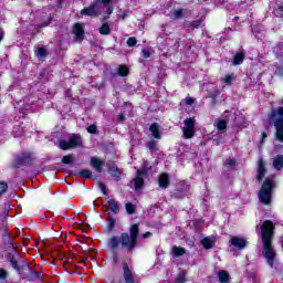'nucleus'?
I'll list each match as a JSON object with an SVG mask.
<instances>
[{"mask_svg": "<svg viewBox=\"0 0 283 283\" xmlns=\"http://www.w3.org/2000/svg\"><path fill=\"white\" fill-rule=\"evenodd\" d=\"M138 240H140V222L130 224L129 232H122L120 238L118 235H113L107 243L108 249L113 251V264H118V262H120V256L118 255V252H116L118 247L122 245L128 253H133L138 247Z\"/></svg>", "mask_w": 283, "mask_h": 283, "instance_id": "1", "label": "nucleus"}, {"mask_svg": "<svg viewBox=\"0 0 283 283\" xmlns=\"http://www.w3.org/2000/svg\"><path fill=\"white\" fill-rule=\"evenodd\" d=\"M273 238H275V223H273V221L271 220L263 221V223L261 224V242L263 249L262 254L271 269H273V262H275Z\"/></svg>", "mask_w": 283, "mask_h": 283, "instance_id": "2", "label": "nucleus"}, {"mask_svg": "<svg viewBox=\"0 0 283 283\" xmlns=\"http://www.w3.org/2000/svg\"><path fill=\"white\" fill-rule=\"evenodd\" d=\"M101 3L105 7L108 6L106 8V14H112L114 12V7L109 6V3H112V0H95L88 7L82 9L80 11V14L82 17H91L92 19L101 17V14L103 13V11L101 10Z\"/></svg>", "mask_w": 283, "mask_h": 283, "instance_id": "3", "label": "nucleus"}, {"mask_svg": "<svg viewBox=\"0 0 283 283\" xmlns=\"http://www.w3.org/2000/svg\"><path fill=\"white\" fill-rule=\"evenodd\" d=\"M269 120L273 123L276 129V140L283 143V106H280L277 109L271 111V113L269 114Z\"/></svg>", "mask_w": 283, "mask_h": 283, "instance_id": "4", "label": "nucleus"}, {"mask_svg": "<svg viewBox=\"0 0 283 283\" xmlns=\"http://www.w3.org/2000/svg\"><path fill=\"white\" fill-rule=\"evenodd\" d=\"M271 193H273V180L265 178L259 191L261 205H271Z\"/></svg>", "mask_w": 283, "mask_h": 283, "instance_id": "5", "label": "nucleus"}, {"mask_svg": "<svg viewBox=\"0 0 283 283\" xmlns=\"http://www.w3.org/2000/svg\"><path fill=\"white\" fill-rule=\"evenodd\" d=\"M34 163V159L32 158V154L30 153H22L18 155L12 161H11V169H21V167H32Z\"/></svg>", "mask_w": 283, "mask_h": 283, "instance_id": "6", "label": "nucleus"}, {"mask_svg": "<svg viewBox=\"0 0 283 283\" xmlns=\"http://www.w3.org/2000/svg\"><path fill=\"white\" fill-rule=\"evenodd\" d=\"M59 147L62 151H69V149H76V147H83V139L81 135H72L69 140L60 139Z\"/></svg>", "mask_w": 283, "mask_h": 283, "instance_id": "7", "label": "nucleus"}, {"mask_svg": "<svg viewBox=\"0 0 283 283\" xmlns=\"http://www.w3.org/2000/svg\"><path fill=\"white\" fill-rule=\"evenodd\" d=\"M145 176H147V169L142 168L136 171V177L133 179L135 191H142L145 187Z\"/></svg>", "mask_w": 283, "mask_h": 283, "instance_id": "8", "label": "nucleus"}, {"mask_svg": "<svg viewBox=\"0 0 283 283\" xmlns=\"http://www.w3.org/2000/svg\"><path fill=\"white\" fill-rule=\"evenodd\" d=\"M123 269V277L125 283H136V277L134 276V272L127 262L122 263Z\"/></svg>", "mask_w": 283, "mask_h": 283, "instance_id": "9", "label": "nucleus"}, {"mask_svg": "<svg viewBox=\"0 0 283 283\" xmlns=\"http://www.w3.org/2000/svg\"><path fill=\"white\" fill-rule=\"evenodd\" d=\"M230 244H231V247H234V249L242 251V250L247 249V247L249 245V241H247V239H244L242 237H232L230 239Z\"/></svg>", "mask_w": 283, "mask_h": 283, "instance_id": "10", "label": "nucleus"}, {"mask_svg": "<svg viewBox=\"0 0 283 283\" xmlns=\"http://www.w3.org/2000/svg\"><path fill=\"white\" fill-rule=\"evenodd\" d=\"M106 166L112 178H115L116 182H118L123 174L120 172V169H118V166L116 165V163L109 161Z\"/></svg>", "mask_w": 283, "mask_h": 283, "instance_id": "11", "label": "nucleus"}, {"mask_svg": "<svg viewBox=\"0 0 283 283\" xmlns=\"http://www.w3.org/2000/svg\"><path fill=\"white\" fill-rule=\"evenodd\" d=\"M264 176H266V164L264 163V159L260 158L258 161L256 180L262 182V180H264Z\"/></svg>", "mask_w": 283, "mask_h": 283, "instance_id": "12", "label": "nucleus"}, {"mask_svg": "<svg viewBox=\"0 0 283 283\" xmlns=\"http://www.w3.org/2000/svg\"><path fill=\"white\" fill-rule=\"evenodd\" d=\"M73 34L75 35V41H83V39H85V29L83 28V24L75 23L73 25Z\"/></svg>", "mask_w": 283, "mask_h": 283, "instance_id": "13", "label": "nucleus"}, {"mask_svg": "<svg viewBox=\"0 0 283 283\" xmlns=\"http://www.w3.org/2000/svg\"><path fill=\"white\" fill-rule=\"evenodd\" d=\"M14 235L12 234H2V242L6 247H9V249H12L15 253L19 252V249L17 248V244L13 242Z\"/></svg>", "mask_w": 283, "mask_h": 283, "instance_id": "14", "label": "nucleus"}, {"mask_svg": "<svg viewBox=\"0 0 283 283\" xmlns=\"http://www.w3.org/2000/svg\"><path fill=\"white\" fill-rule=\"evenodd\" d=\"M244 59H247V51L242 49L241 51L237 52L232 59V65L238 66L244 63Z\"/></svg>", "mask_w": 283, "mask_h": 283, "instance_id": "15", "label": "nucleus"}, {"mask_svg": "<svg viewBox=\"0 0 283 283\" xmlns=\"http://www.w3.org/2000/svg\"><path fill=\"white\" fill-rule=\"evenodd\" d=\"M273 14L276 19H283V0H274Z\"/></svg>", "mask_w": 283, "mask_h": 283, "instance_id": "16", "label": "nucleus"}, {"mask_svg": "<svg viewBox=\"0 0 283 283\" xmlns=\"http://www.w3.org/2000/svg\"><path fill=\"white\" fill-rule=\"evenodd\" d=\"M158 185L160 189H169V185H170L169 174L161 172L158 178Z\"/></svg>", "mask_w": 283, "mask_h": 283, "instance_id": "17", "label": "nucleus"}, {"mask_svg": "<svg viewBox=\"0 0 283 283\" xmlns=\"http://www.w3.org/2000/svg\"><path fill=\"white\" fill-rule=\"evenodd\" d=\"M149 132L156 140H160V138H163V133L160 132V125H158V123H153L149 127Z\"/></svg>", "mask_w": 283, "mask_h": 283, "instance_id": "18", "label": "nucleus"}, {"mask_svg": "<svg viewBox=\"0 0 283 283\" xmlns=\"http://www.w3.org/2000/svg\"><path fill=\"white\" fill-rule=\"evenodd\" d=\"M105 163L101 160L98 157H92L91 158V167L97 171V174H101L103 171V166Z\"/></svg>", "mask_w": 283, "mask_h": 283, "instance_id": "19", "label": "nucleus"}, {"mask_svg": "<svg viewBox=\"0 0 283 283\" xmlns=\"http://www.w3.org/2000/svg\"><path fill=\"white\" fill-rule=\"evenodd\" d=\"M7 261L10 262L14 271H17L18 273H21V266H19V261L17 260L14 254H12L11 252L7 253Z\"/></svg>", "mask_w": 283, "mask_h": 283, "instance_id": "20", "label": "nucleus"}, {"mask_svg": "<svg viewBox=\"0 0 283 283\" xmlns=\"http://www.w3.org/2000/svg\"><path fill=\"white\" fill-rule=\"evenodd\" d=\"M107 205L112 213H114L115 216H118V213H120V207H118V201H116V199H109L107 201Z\"/></svg>", "mask_w": 283, "mask_h": 283, "instance_id": "21", "label": "nucleus"}, {"mask_svg": "<svg viewBox=\"0 0 283 283\" xmlns=\"http://www.w3.org/2000/svg\"><path fill=\"white\" fill-rule=\"evenodd\" d=\"M201 245L203 247V249H206V251H209L210 249H213L216 247V241L211 240V238L209 237H205L201 240Z\"/></svg>", "mask_w": 283, "mask_h": 283, "instance_id": "22", "label": "nucleus"}, {"mask_svg": "<svg viewBox=\"0 0 283 283\" xmlns=\"http://www.w3.org/2000/svg\"><path fill=\"white\" fill-rule=\"evenodd\" d=\"M272 52L275 54L276 59H283V41L277 42L275 46H273Z\"/></svg>", "mask_w": 283, "mask_h": 283, "instance_id": "23", "label": "nucleus"}, {"mask_svg": "<svg viewBox=\"0 0 283 283\" xmlns=\"http://www.w3.org/2000/svg\"><path fill=\"white\" fill-rule=\"evenodd\" d=\"M218 279L220 283H230L231 282V275H229V272L221 270L218 272Z\"/></svg>", "mask_w": 283, "mask_h": 283, "instance_id": "24", "label": "nucleus"}, {"mask_svg": "<svg viewBox=\"0 0 283 283\" xmlns=\"http://www.w3.org/2000/svg\"><path fill=\"white\" fill-rule=\"evenodd\" d=\"M273 167L276 169V171H282L283 169V155H277L273 159Z\"/></svg>", "mask_w": 283, "mask_h": 283, "instance_id": "25", "label": "nucleus"}, {"mask_svg": "<svg viewBox=\"0 0 283 283\" xmlns=\"http://www.w3.org/2000/svg\"><path fill=\"white\" fill-rule=\"evenodd\" d=\"M73 176H80L81 178H85L86 180H92L93 178L92 170L90 169H82L73 174Z\"/></svg>", "mask_w": 283, "mask_h": 283, "instance_id": "26", "label": "nucleus"}, {"mask_svg": "<svg viewBox=\"0 0 283 283\" xmlns=\"http://www.w3.org/2000/svg\"><path fill=\"white\" fill-rule=\"evenodd\" d=\"M187 253V250L182 247H172V255L174 258H181V255H185Z\"/></svg>", "mask_w": 283, "mask_h": 283, "instance_id": "27", "label": "nucleus"}, {"mask_svg": "<svg viewBox=\"0 0 283 283\" xmlns=\"http://www.w3.org/2000/svg\"><path fill=\"white\" fill-rule=\"evenodd\" d=\"M25 136V130L23 129V126H14L13 127V137L14 138H23Z\"/></svg>", "mask_w": 283, "mask_h": 283, "instance_id": "28", "label": "nucleus"}, {"mask_svg": "<svg viewBox=\"0 0 283 283\" xmlns=\"http://www.w3.org/2000/svg\"><path fill=\"white\" fill-rule=\"evenodd\" d=\"M182 132H184V138L186 140H189V139H191L196 136V128H186V127H184Z\"/></svg>", "mask_w": 283, "mask_h": 283, "instance_id": "29", "label": "nucleus"}, {"mask_svg": "<svg viewBox=\"0 0 283 283\" xmlns=\"http://www.w3.org/2000/svg\"><path fill=\"white\" fill-rule=\"evenodd\" d=\"M117 74L118 76H122V77L129 76V66L125 64L119 65L117 70Z\"/></svg>", "mask_w": 283, "mask_h": 283, "instance_id": "30", "label": "nucleus"}, {"mask_svg": "<svg viewBox=\"0 0 283 283\" xmlns=\"http://www.w3.org/2000/svg\"><path fill=\"white\" fill-rule=\"evenodd\" d=\"M147 149L150 151V154H154L156 151H158V142L157 140H149L146 145Z\"/></svg>", "mask_w": 283, "mask_h": 283, "instance_id": "31", "label": "nucleus"}, {"mask_svg": "<svg viewBox=\"0 0 283 283\" xmlns=\"http://www.w3.org/2000/svg\"><path fill=\"white\" fill-rule=\"evenodd\" d=\"M99 34L104 36L112 34V29L109 28V23L105 22L102 24V27L99 28Z\"/></svg>", "mask_w": 283, "mask_h": 283, "instance_id": "32", "label": "nucleus"}, {"mask_svg": "<svg viewBox=\"0 0 283 283\" xmlns=\"http://www.w3.org/2000/svg\"><path fill=\"white\" fill-rule=\"evenodd\" d=\"M186 128L196 129V117H189L184 120Z\"/></svg>", "mask_w": 283, "mask_h": 283, "instance_id": "33", "label": "nucleus"}, {"mask_svg": "<svg viewBox=\"0 0 283 283\" xmlns=\"http://www.w3.org/2000/svg\"><path fill=\"white\" fill-rule=\"evenodd\" d=\"M190 30H198V28H205L202 19L191 21L189 24Z\"/></svg>", "mask_w": 283, "mask_h": 283, "instance_id": "34", "label": "nucleus"}, {"mask_svg": "<svg viewBox=\"0 0 283 283\" xmlns=\"http://www.w3.org/2000/svg\"><path fill=\"white\" fill-rule=\"evenodd\" d=\"M125 209L128 216H134V213H136V206L132 202L125 203Z\"/></svg>", "mask_w": 283, "mask_h": 283, "instance_id": "35", "label": "nucleus"}, {"mask_svg": "<svg viewBox=\"0 0 283 283\" xmlns=\"http://www.w3.org/2000/svg\"><path fill=\"white\" fill-rule=\"evenodd\" d=\"M107 222V231L108 233H112V231H114V229L116 228V219H114L113 217H108Z\"/></svg>", "mask_w": 283, "mask_h": 283, "instance_id": "36", "label": "nucleus"}, {"mask_svg": "<svg viewBox=\"0 0 283 283\" xmlns=\"http://www.w3.org/2000/svg\"><path fill=\"white\" fill-rule=\"evenodd\" d=\"M227 125H228V122L226 119H220L218 123H217V129L218 132H226L227 130Z\"/></svg>", "mask_w": 283, "mask_h": 283, "instance_id": "37", "label": "nucleus"}, {"mask_svg": "<svg viewBox=\"0 0 283 283\" xmlns=\"http://www.w3.org/2000/svg\"><path fill=\"white\" fill-rule=\"evenodd\" d=\"M176 283H185L187 282V273L185 271L179 272V274L177 275Z\"/></svg>", "mask_w": 283, "mask_h": 283, "instance_id": "38", "label": "nucleus"}, {"mask_svg": "<svg viewBox=\"0 0 283 283\" xmlns=\"http://www.w3.org/2000/svg\"><path fill=\"white\" fill-rule=\"evenodd\" d=\"M274 76H280V78H283V65L276 64V69L274 71Z\"/></svg>", "mask_w": 283, "mask_h": 283, "instance_id": "39", "label": "nucleus"}, {"mask_svg": "<svg viewBox=\"0 0 283 283\" xmlns=\"http://www.w3.org/2000/svg\"><path fill=\"white\" fill-rule=\"evenodd\" d=\"M63 165H72L74 163V157L72 155H66L62 158Z\"/></svg>", "mask_w": 283, "mask_h": 283, "instance_id": "40", "label": "nucleus"}, {"mask_svg": "<svg viewBox=\"0 0 283 283\" xmlns=\"http://www.w3.org/2000/svg\"><path fill=\"white\" fill-rule=\"evenodd\" d=\"M38 56L45 59L48 56V50L43 46L38 48Z\"/></svg>", "mask_w": 283, "mask_h": 283, "instance_id": "41", "label": "nucleus"}, {"mask_svg": "<svg viewBox=\"0 0 283 283\" xmlns=\"http://www.w3.org/2000/svg\"><path fill=\"white\" fill-rule=\"evenodd\" d=\"M98 187L103 193V196H109V190H107V186L103 181H99Z\"/></svg>", "mask_w": 283, "mask_h": 283, "instance_id": "42", "label": "nucleus"}, {"mask_svg": "<svg viewBox=\"0 0 283 283\" xmlns=\"http://www.w3.org/2000/svg\"><path fill=\"white\" fill-rule=\"evenodd\" d=\"M8 191V182L1 181L0 182V198Z\"/></svg>", "mask_w": 283, "mask_h": 283, "instance_id": "43", "label": "nucleus"}, {"mask_svg": "<svg viewBox=\"0 0 283 283\" xmlns=\"http://www.w3.org/2000/svg\"><path fill=\"white\" fill-rule=\"evenodd\" d=\"M184 14H185V13L182 12V9L175 10V11L172 12V17H174V19H176V20L182 19Z\"/></svg>", "mask_w": 283, "mask_h": 283, "instance_id": "44", "label": "nucleus"}, {"mask_svg": "<svg viewBox=\"0 0 283 283\" xmlns=\"http://www.w3.org/2000/svg\"><path fill=\"white\" fill-rule=\"evenodd\" d=\"M136 43H138V40H136L135 36L128 38L127 40L128 48H136Z\"/></svg>", "mask_w": 283, "mask_h": 283, "instance_id": "45", "label": "nucleus"}, {"mask_svg": "<svg viewBox=\"0 0 283 283\" xmlns=\"http://www.w3.org/2000/svg\"><path fill=\"white\" fill-rule=\"evenodd\" d=\"M8 223H2L0 226V231H2V235H10Z\"/></svg>", "mask_w": 283, "mask_h": 283, "instance_id": "46", "label": "nucleus"}, {"mask_svg": "<svg viewBox=\"0 0 283 283\" xmlns=\"http://www.w3.org/2000/svg\"><path fill=\"white\" fill-rule=\"evenodd\" d=\"M97 127H96V125H90L87 128H86V132L88 133V134H96V132H97Z\"/></svg>", "mask_w": 283, "mask_h": 283, "instance_id": "47", "label": "nucleus"}, {"mask_svg": "<svg viewBox=\"0 0 283 283\" xmlns=\"http://www.w3.org/2000/svg\"><path fill=\"white\" fill-rule=\"evenodd\" d=\"M4 218H8L10 216V202L4 203V212H3Z\"/></svg>", "mask_w": 283, "mask_h": 283, "instance_id": "48", "label": "nucleus"}, {"mask_svg": "<svg viewBox=\"0 0 283 283\" xmlns=\"http://www.w3.org/2000/svg\"><path fill=\"white\" fill-rule=\"evenodd\" d=\"M223 82H226L227 85H231L233 83V75H226Z\"/></svg>", "mask_w": 283, "mask_h": 283, "instance_id": "49", "label": "nucleus"}, {"mask_svg": "<svg viewBox=\"0 0 283 283\" xmlns=\"http://www.w3.org/2000/svg\"><path fill=\"white\" fill-rule=\"evenodd\" d=\"M226 167H235V159L233 158L227 159Z\"/></svg>", "mask_w": 283, "mask_h": 283, "instance_id": "50", "label": "nucleus"}, {"mask_svg": "<svg viewBox=\"0 0 283 283\" xmlns=\"http://www.w3.org/2000/svg\"><path fill=\"white\" fill-rule=\"evenodd\" d=\"M142 52H143L144 59H149L151 56V52L145 48L142 50Z\"/></svg>", "mask_w": 283, "mask_h": 283, "instance_id": "51", "label": "nucleus"}, {"mask_svg": "<svg viewBox=\"0 0 283 283\" xmlns=\"http://www.w3.org/2000/svg\"><path fill=\"white\" fill-rule=\"evenodd\" d=\"M8 277V271L0 269V280H6Z\"/></svg>", "mask_w": 283, "mask_h": 283, "instance_id": "52", "label": "nucleus"}, {"mask_svg": "<svg viewBox=\"0 0 283 283\" xmlns=\"http://www.w3.org/2000/svg\"><path fill=\"white\" fill-rule=\"evenodd\" d=\"M128 14H129V11L125 10L122 13H119V19H122V21H125Z\"/></svg>", "mask_w": 283, "mask_h": 283, "instance_id": "53", "label": "nucleus"}, {"mask_svg": "<svg viewBox=\"0 0 283 283\" xmlns=\"http://www.w3.org/2000/svg\"><path fill=\"white\" fill-rule=\"evenodd\" d=\"M186 105H193L196 103V99L193 97H187L185 99Z\"/></svg>", "mask_w": 283, "mask_h": 283, "instance_id": "54", "label": "nucleus"}, {"mask_svg": "<svg viewBox=\"0 0 283 283\" xmlns=\"http://www.w3.org/2000/svg\"><path fill=\"white\" fill-rule=\"evenodd\" d=\"M125 120H126L125 114L120 113L117 117V122L123 124L125 123Z\"/></svg>", "mask_w": 283, "mask_h": 283, "instance_id": "55", "label": "nucleus"}, {"mask_svg": "<svg viewBox=\"0 0 283 283\" xmlns=\"http://www.w3.org/2000/svg\"><path fill=\"white\" fill-rule=\"evenodd\" d=\"M153 233L151 232H145L142 234V238H144V240H146L147 238H151Z\"/></svg>", "mask_w": 283, "mask_h": 283, "instance_id": "56", "label": "nucleus"}, {"mask_svg": "<svg viewBox=\"0 0 283 283\" xmlns=\"http://www.w3.org/2000/svg\"><path fill=\"white\" fill-rule=\"evenodd\" d=\"M4 36H6V31H3V29L0 28V43L1 41H3Z\"/></svg>", "mask_w": 283, "mask_h": 283, "instance_id": "57", "label": "nucleus"}, {"mask_svg": "<svg viewBox=\"0 0 283 283\" xmlns=\"http://www.w3.org/2000/svg\"><path fill=\"white\" fill-rule=\"evenodd\" d=\"M65 96H66L67 98H72V90L65 91Z\"/></svg>", "mask_w": 283, "mask_h": 283, "instance_id": "58", "label": "nucleus"}, {"mask_svg": "<svg viewBox=\"0 0 283 283\" xmlns=\"http://www.w3.org/2000/svg\"><path fill=\"white\" fill-rule=\"evenodd\" d=\"M84 229L86 230V231H90V224H84Z\"/></svg>", "mask_w": 283, "mask_h": 283, "instance_id": "59", "label": "nucleus"}, {"mask_svg": "<svg viewBox=\"0 0 283 283\" xmlns=\"http://www.w3.org/2000/svg\"><path fill=\"white\" fill-rule=\"evenodd\" d=\"M264 138H266V133L265 132L262 133V140H264Z\"/></svg>", "mask_w": 283, "mask_h": 283, "instance_id": "60", "label": "nucleus"}, {"mask_svg": "<svg viewBox=\"0 0 283 283\" xmlns=\"http://www.w3.org/2000/svg\"><path fill=\"white\" fill-rule=\"evenodd\" d=\"M34 276H35V277H39V272H34Z\"/></svg>", "mask_w": 283, "mask_h": 283, "instance_id": "61", "label": "nucleus"}, {"mask_svg": "<svg viewBox=\"0 0 283 283\" xmlns=\"http://www.w3.org/2000/svg\"><path fill=\"white\" fill-rule=\"evenodd\" d=\"M81 262H82V263L84 264V266H85V260H82Z\"/></svg>", "mask_w": 283, "mask_h": 283, "instance_id": "62", "label": "nucleus"}, {"mask_svg": "<svg viewBox=\"0 0 283 283\" xmlns=\"http://www.w3.org/2000/svg\"><path fill=\"white\" fill-rule=\"evenodd\" d=\"M234 19L238 20V17H235Z\"/></svg>", "mask_w": 283, "mask_h": 283, "instance_id": "63", "label": "nucleus"}, {"mask_svg": "<svg viewBox=\"0 0 283 283\" xmlns=\"http://www.w3.org/2000/svg\"><path fill=\"white\" fill-rule=\"evenodd\" d=\"M282 104H283V99H282Z\"/></svg>", "mask_w": 283, "mask_h": 283, "instance_id": "64", "label": "nucleus"}]
</instances>
